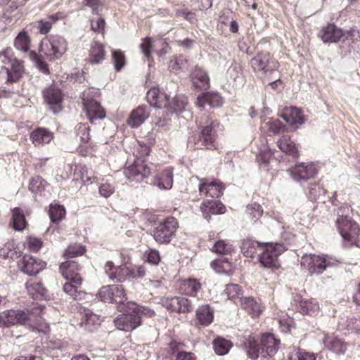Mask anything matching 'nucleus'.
I'll use <instances>...</instances> for the list:
<instances>
[{
  "mask_svg": "<svg viewBox=\"0 0 360 360\" xmlns=\"http://www.w3.org/2000/svg\"><path fill=\"white\" fill-rule=\"evenodd\" d=\"M85 248L82 245L74 244L68 246L65 252V256L67 257H75L82 255L85 252Z\"/></svg>",
  "mask_w": 360,
  "mask_h": 360,
  "instance_id": "nucleus-55",
  "label": "nucleus"
},
{
  "mask_svg": "<svg viewBox=\"0 0 360 360\" xmlns=\"http://www.w3.org/2000/svg\"><path fill=\"white\" fill-rule=\"evenodd\" d=\"M39 309L5 310L0 312V327H10L16 324L30 323L32 316L39 313Z\"/></svg>",
  "mask_w": 360,
  "mask_h": 360,
  "instance_id": "nucleus-4",
  "label": "nucleus"
},
{
  "mask_svg": "<svg viewBox=\"0 0 360 360\" xmlns=\"http://www.w3.org/2000/svg\"><path fill=\"white\" fill-rule=\"evenodd\" d=\"M289 172L292 179L296 181L307 180L316 173L314 165L309 163H297Z\"/></svg>",
  "mask_w": 360,
  "mask_h": 360,
  "instance_id": "nucleus-18",
  "label": "nucleus"
},
{
  "mask_svg": "<svg viewBox=\"0 0 360 360\" xmlns=\"http://www.w3.org/2000/svg\"><path fill=\"white\" fill-rule=\"evenodd\" d=\"M81 284H77L72 281L67 282L63 285V290L75 300H80L84 298L86 293L78 291L77 288Z\"/></svg>",
  "mask_w": 360,
  "mask_h": 360,
  "instance_id": "nucleus-47",
  "label": "nucleus"
},
{
  "mask_svg": "<svg viewBox=\"0 0 360 360\" xmlns=\"http://www.w3.org/2000/svg\"><path fill=\"white\" fill-rule=\"evenodd\" d=\"M124 313L119 315L114 321L115 325L119 330L131 331L141 324L140 317L132 311H129L128 302H127Z\"/></svg>",
  "mask_w": 360,
  "mask_h": 360,
  "instance_id": "nucleus-12",
  "label": "nucleus"
},
{
  "mask_svg": "<svg viewBox=\"0 0 360 360\" xmlns=\"http://www.w3.org/2000/svg\"><path fill=\"white\" fill-rule=\"evenodd\" d=\"M112 61L115 70L120 71L125 65V56L124 53L120 50H113Z\"/></svg>",
  "mask_w": 360,
  "mask_h": 360,
  "instance_id": "nucleus-54",
  "label": "nucleus"
},
{
  "mask_svg": "<svg viewBox=\"0 0 360 360\" xmlns=\"http://www.w3.org/2000/svg\"><path fill=\"white\" fill-rule=\"evenodd\" d=\"M196 319L199 324L204 326L212 323L214 319V312L210 305H202L197 309Z\"/></svg>",
  "mask_w": 360,
  "mask_h": 360,
  "instance_id": "nucleus-36",
  "label": "nucleus"
},
{
  "mask_svg": "<svg viewBox=\"0 0 360 360\" xmlns=\"http://www.w3.org/2000/svg\"><path fill=\"white\" fill-rule=\"evenodd\" d=\"M30 139L35 146L49 143L53 139V134L44 128H37L30 134Z\"/></svg>",
  "mask_w": 360,
  "mask_h": 360,
  "instance_id": "nucleus-31",
  "label": "nucleus"
},
{
  "mask_svg": "<svg viewBox=\"0 0 360 360\" xmlns=\"http://www.w3.org/2000/svg\"><path fill=\"white\" fill-rule=\"evenodd\" d=\"M140 49L145 56V57L149 60L150 57L151 49H152V42L150 38H146L143 39V42L140 44Z\"/></svg>",
  "mask_w": 360,
  "mask_h": 360,
  "instance_id": "nucleus-63",
  "label": "nucleus"
},
{
  "mask_svg": "<svg viewBox=\"0 0 360 360\" xmlns=\"http://www.w3.org/2000/svg\"><path fill=\"white\" fill-rule=\"evenodd\" d=\"M150 148L145 145L139 143L136 150L134 152V155L136 159L143 160L145 156H147L150 154Z\"/></svg>",
  "mask_w": 360,
  "mask_h": 360,
  "instance_id": "nucleus-64",
  "label": "nucleus"
},
{
  "mask_svg": "<svg viewBox=\"0 0 360 360\" xmlns=\"http://www.w3.org/2000/svg\"><path fill=\"white\" fill-rule=\"evenodd\" d=\"M193 86L199 90H206L210 87V77L207 72L196 67L191 74Z\"/></svg>",
  "mask_w": 360,
  "mask_h": 360,
  "instance_id": "nucleus-23",
  "label": "nucleus"
},
{
  "mask_svg": "<svg viewBox=\"0 0 360 360\" xmlns=\"http://www.w3.org/2000/svg\"><path fill=\"white\" fill-rule=\"evenodd\" d=\"M299 307L302 314L311 316H315L319 309V304L313 300H301Z\"/></svg>",
  "mask_w": 360,
  "mask_h": 360,
  "instance_id": "nucleus-45",
  "label": "nucleus"
},
{
  "mask_svg": "<svg viewBox=\"0 0 360 360\" xmlns=\"http://www.w3.org/2000/svg\"><path fill=\"white\" fill-rule=\"evenodd\" d=\"M350 210L347 207H341L337 212L335 224L340 234L345 240L352 244L356 242L359 235V227L349 216Z\"/></svg>",
  "mask_w": 360,
  "mask_h": 360,
  "instance_id": "nucleus-1",
  "label": "nucleus"
},
{
  "mask_svg": "<svg viewBox=\"0 0 360 360\" xmlns=\"http://www.w3.org/2000/svg\"><path fill=\"white\" fill-rule=\"evenodd\" d=\"M316 357L314 353L299 349L293 356L290 357V360H315Z\"/></svg>",
  "mask_w": 360,
  "mask_h": 360,
  "instance_id": "nucleus-59",
  "label": "nucleus"
},
{
  "mask_svg": "<svg viewBox=\"0 0 360 360\" xmlns=\"http://www.w3.org/2000/svg\"><path fill=\"white\" fill-rule=\"evenodd\" d=\"M266 125L269 127V130L274 134H278L281 131L284 127L283 124L278 120L270 119L267 122Z\"/></svg>",
  "mask_w": 360,
  "mask_h": 360,
  "instance_id": "nucleus-61",
  "label": "nucleus"
},
{
  "mask_svg": "<svg viewBox=\"0 0 360 360\" xmlns=\"http://www.w3.org/2000/svg\"><path fill=\"white\" fill-rule=\"evenodd\" d=\"M280 341L272 334L263 335L261 338V353L265 352L268 356H273L276 353Z\"/></svg>",
  "mask_w": 360,
  "mask_h": 360,
  "instance_id": "nucleus-26",
  "label": "nucleus"
},
{
  "mask_svg": "<svg viewBox=\"0 0 360 360\" xmlns=\"http://www.w3.org/2000/svg\"><path fill=\"white\" fill-rule=\"evenodd\" d=\"M146 98L150 105L157 108H167L169 105V96L158 88H151Z\"/></svg>",
  "mask_w": 360,
  "mask_h": 360,
  "instance_id": "nucleus-20",
  "label": "nucleus"
},
{
  "mask_svg": "<svg viewBox=\"0 0 360 360\" xmlns=\"http://www.w3.org/2000/svg\"><path fill=\"white\" fill-rule=\"evenodd\" d=\"M222 98L219 94L207 92L202 94L198 97L196 105L202 110L205 104H208L211 108H218L222 105Z\"/></svg>",
  "mask_w": 360,
  "mask_h": 360,
  "instance_id": "nucleus-24",
  "label": "nucleus"
},
{
  "mask_svg": "<svg viewBox=\"0 0 360 360\" xmlns=\"http://www.w3.org/2000/svg\"><path fill=\"white\" fill-rule=\"evenodd\" d=\"M27 244L29 250L32 252H37L42 246V242L40 239L30 236L27 239Z\"/></svg>",
  "mask_w": 360,
  "mask_h": 360,
  "instance_id": "nucleus-60",
  "label": "nucleus"
},
{
  "mask_svg": "<svg viewBox=\"0 0 360 360\" xmlns=\"http://www.w3.org/2000/svg\"><path fill=\"white\" fill-rule=\"evenodd\" d=\"M41 56H39L36 52L32 51L30 53V58L35 62L36 66L38 68L40 72L44 74H49V69L48 68L47 64L44 62L41 59Z\"/></svg>",
  "mask_w": 360,
  "mask_h": 360,
  "instance_id": "nucleus-53",
  "label": "nucleus"
},
{
  "mask_svg": "<svg viewBox=\"0 0 360 360\" xmlns=\"http://www.w3.org/2000/svg\"><path fill=\"white\" fill-rule=\"evenodd\" d=\"M224 186L219 181H208L207 179H202L199 184V192L201 195L210 198V200H215L223 194Z\"/></svg>",
  "mask_w": 360,
  "mask_h": 360,
  "instance_id": "nucleus-14",
  "label": "nucleus"
},
{
  "mask_svg": "<svg viewBox=\"0 0 360 360\" xmlns=\"http://www.w3.org/2000/svg\"><path fill=\"white\" fill-rule=\"evenodd\" d=\"M124 174L129 182H141L151 174V169L144 160L136 159L124 169Z\"/></svg>",
  "mask_w": 360,
  "mask_h": 360,
  "instance_id": "nucleus-8",
  "label": "nucleus"
},
{
  "mask_svg": "<svg viewBox=\"0 0 360 360\" xmlns=\"http://www.w3.org/2000/svg\"><path fill=\"white\" fill-rule=\"evenodd\" d=\"M32 309H39L40 311L36 314H33L34 316H32V320L29 321L30 323H26L25 325L32 328L33 330L36 329L39 332L46 333L49 330V326L41 316L43 311V308L41 307H34Z\"/></svg>",
  "mask_w": 360,
  "mask_h": 360,
  "instance_id": "nucleus-34",
  "label": "nucleus"
},
{
  "mask_svg": "<svg viewBox=\"0 0 360 360\" xmlns=\"http://www.w3.org/2000/svg\"><path fill=\"white\" fill-rule=\"evenodd\" d=\"M263 214L262 206L256 202H252L247 206V214L252 220H257Z\"/></svg>",
  "mask_w": 360,
  "mask_h": 360,
  "instance_id": "nucleus-52",
  "label": "nucleus"
},
{
  "mask_svg": "<svg viewBox=\"0 0 360 360\" xmlns=\"http://www.w3.org/2000/svg\"><path fill=\"white\" fill-rule=\"evenodd\" d=\"M44 96L53 113H57L61 110L63 95L59 89L51 86L44 91Z\"/></svg>",
  "mask_w": 360,
  "mask_h": 360,
  "instance_id": "nucleus-21",
  "label": "nucleus"
},
{
  "mask_svg": "<svg viewBox=\"0 0 360 360\" xmlns=\"http://www.w3.org/2000/svg\"><path fill=\"white\" fill-rule=\"evenodd\" d=\"M105 59L104 47L101 44L95 42L90 49L88 61L90 64L95 65L101 63Z\"/></svg>",
  "mask_w": 360,
  "mask_h": 360,
  "instance_id": "nucleus-38",
  "label": "nucleus"
},
{
  "mask_svg": "<svg viewBox=\"0 0 360 360\" xmlns=\"http://www.w3.org/2000/svg\"><path fill=\"white\" fill-rule=\"evenodd\" d=\"M79 314L81 316L80 324L85 326L87 330H92L96 326L101 323L100 317L90 309H84L82 311H80Z\"/></svg>",
  "mask_w": 360,
  "mask_h": 360,
  "instance_id": "nucleus-32",
  "label": "nucleus"
},
{
  "mask_svg": "<svg viewBox=\"0 0 360 360\" xmlns=\"http://www.w3.org/2000/svg\"><path fill=\"white\" fill-rule=\"evenodd\" d=\"M285 250L283 245L281 243L263 244L262 250L259 253V262L261 266L266 269H278L280 264L278 257Z\"/></svg>",
  "mask_w": 360,
  "mask_h": 360,
  "instance_id": "nucleus-5",
  "label": "nucleus"
},
{
  "mask_svg": "<svg viewBox=\"0 0 360 360\" xmlns=\"http://www.w3.org/2000/svg\"><path fill=\"white\" fill-rule=\"evenodd\" d=\"M94 91L95 90L91 89L84 91L82 96L84 110L92 124L96 120L105 117V111L103 108L98 101L91 98Z\"/></svg>",
  "mask_w": 360,
  "mask_h": 360,
  "instance_id": "nucleus-6",
  "label": "nucleus"
},
{
  "mask_svg": "<svg viewBox=\"0 0 360 360\" xmlns=\"http://www.w3.org/2000/svg\"><path fill=\"white\" fill-rule=\"evenodd\" d=\"M205 123L206 125L202 127L198 143L200 146L208 149L215 148L217 146V127H219V123L208 117Z\"/></svg>",
  "mask_w": 360,
  "mask_h": 360,
  "instance_id": "nucleus-11",
  "label": "nucleus"
},
{
  "mask_svg": "<svg viewBox=\"0 0 360 360\" xmlns=\"http://www.w3.org/2000/svg\"><path fill=\"white\" fill-rule=\"evenodd\" d=\"M226 77L233 87L237 88L242 86L244 79L241 66L238 63L232 64L227 70Z\"/></svg>",
  "mask_w": 360,
  "mask_h": 360,
  "instance_id": "nucleus-28",
  "label": "nucleus"
},
{
  "mask_svg": "<svg viewBox=\"0 0 360 360\" xmlns=\"http://www.w3.org/2000/svg\"><path fill=\"white\" fill-rule=\"evenodd\" d=\"M20 269L26 274L32 276L39 273L46 266V263L32 256L25 255L18 263Z\"/></svg>",
  "mask_w": 360,
  "mask_h": 360,
  "instance_id": "nucleus-15",
  "label": "nucleus"
},
{
  "mask_svg": "<svg viewBox=\"0 0 360 360\" xmlns=\"http://www.w3.org/2000/svg\"><path fill=\"white\" fill-rule=\"evenodd\" d=\"M250 65L255 71H261L266 76L274 72L279 66L278 63L266 51L257 53L251 59Z\"/></svg>",
  "mask_w": 360,
  "mask_h": 360,
  "instance_id": "nucleus-7",
  "label": "nucleus"
},
{
  "mask_svg": "<svg viewBox=\"0 0 360 360\" xmlns=\"http://www.w3.org/2000/svg\"><path fill=\"white\" fill-rule=\"evenodd\" d=\"M112 288L111 285H105L101 288L97 295L104 302L112 303Z\"/></svg>",
  "mask_w": 360,
  "mask_h": 360,
  "instance_id": "nucleus-56",
  "label": "nucleus"
},
{
  "mask_svg": "<svg viewBox=\"0 0 360 360\" xmlns=\"http://www.w3.org/2000/svg\"><path fill=\"white\" fill-rule=\"evenodd\" d=\"M105 271L108 277L117 282H122L126 279L127 267L124 266H115L112 262H108L105 266Z\"/></svg>",
  "mask_w": 360,
  "mask_h": 360,
  "instance_id": "nucleus-30",
  "label": "nucleus"
},
{
  "mask_svg": "<svg viewBox=\"0 0 360 360\" xmlns=\"http://www.w3.org/2000/svg\"><path fill=\"white\" fill-rule=\"evenodd\" d=\"M281 117L295 128H297L305 122L304 116L301 110L293 106L285 108Z\"/></svg>",
  "mask_w": 360,
  "mask_h": 360,
  "instance_id": "nucleus-22",
  "label": "nucleus"
},
{
  "mask_svg": "<svg viewBox=\"0 0 360 360\" xmlns=\"http://www.w3.org/2000/svg\"><path fill=\"white\" fill-rule=\"evenodd\" d=\"M27 222L23 212L18 207L12 210V226L16 231H22L27 228Z\"/></svg>",
  "mask_w": 360,
  "mask_h": 360,
  "instance_id": "nucleus-39",
  "label": "nucleus"
},
{
  "mask_svg": "<svg viewBox=\"0 0 360 360\" xmlns=\"http://www.w3.org/2000/svg\"><path fill=\"white\" fill-rule=\"evenodd\" d=\"M145 274H146L145 269L141 266H136V267H133V268L127 267V276L129 278H135V279L141 278L145 276Z\"/></svg>",
  "mask_w": 360,
  "mask_h": 360,
  "instance_id": "nucleus-58",
  "label": "nucleus"
},
{
  "mask_svg": "<svg viewBox=\"0 0 360 360\" xmlns=\"http://www.w3.org/2000/svg\"><path fill=\"white\" fill-rule=\"evenodd\" d=\"M151 184L162 190H169L173 185V169L166 168L160 175H156Z\"/></svg>",
  "mask_w": 360,
  "mask_h": 360,
  "instance_id": "nucleus-25",
  "label": "nucleus"
},
{
  "mask_svg": "<svg viewBox=\"0 0 360 360\" xmlns=\"http://www.w3.org/2000/svg\"><path fill=\"white\" fill-rule=\"evenodd\" d=\"M241 302L243 308L252 316H259L262 311L260 303L252 297H244Z\"/></svg>",
  "mask_w": 360,
  "mask_h": 360,
  "instance_id": "nucleus-41",
  "label": "nucleus"
},
{
  "mask_svg": "<svg viewBox=\"0 0 360 360\" xmlns=\"http://www.w3.org/2000/svg\"><path fill=\"white\" fill-rule=\"evenodd\" d=\"M300 264L309 274L313 275L322 274L330 263L323 257L310 254L302 257Z\"/></svg>",
  "mask_w": 360,
  "mask_h": 360,
  "instance_id": "nucleus-10",
  "label": "nucleus"
},
{
  "mask_svg": "<svg viewBox=\"0 0 360 360\" xmlns=\"http://www.w3.org/2000/svg\"><path fill=\"white\" fill-rule=\"evenodd\" d=\"M233 250V245L225 240H220L215 243L212 248V251L217 254L229 255Z\"/></svg>",
  "mask_w": 360,
  "mask_h": 360,
  "instance_id": "nucleus-51",
  "label": "nucleus"
},
{
  "mask_svg": "<svg viewBox=\"0 0 360 360\" xmlns=\"http://www.w3.org/2000/svg\"><path fill=\"white\" fill-rule=\"evenodd\" d=\"M232 347V343L223 338H217L213 341V348L218 355L226 354Z\"/></svg>",
  "mask_w": 360,
  "mask_h": 360,
  "instance_id": "nucleus-44",
  "label": "nucleus"
},
{
  "mask_svg": "<svg viewBox=\"0 0 360 360\" xmlns=\"http://www.w3.org/2000/svg\"><path fill=\"white\" fill-rule=\"evenodd\" d=\"M26 288L29 295L34 299H46L47 290L40 281L31 280L26 283Z\"/></svg>",
  "mask_w": 360,
  "mask_h": 360,
  "instance_id": "nucleus-33",
  "label": "nucleus"
},
{
  "mask_svg": "<svg viewBox=\"0 0 360 360\" xmlns=\"http://www.w3.org/2000/svg\"><path fill=\"white\" fill-rule=\"evenodd\" d=\"M225 292L230 300H234L239 298L241 295L240 286L238 284H229L226 285Z\"/></svg>",
  "mask_w": 360,
  "mask_h": 360,
  "instance_id": "nucleus-57",
  "label": "nucleus"
},
{
  "mask_svg": "<svg viewBox=\"0 0 360 360\" xmlns=\"http://www.w3.org/2000/svg\"><path fill=\"white\" fill-rule=\"evenodd\" d=\"M161 302L164 307L173 312L188 313L193 309L191 302L183 297H164Z\"/></svg>",
  "mask_w": 360,
  "mask_h": 360,
  "instance_id": "nucleus-13",
  "label": "nucleus"
},
{
  "mask_svg": "<svg viewBox=\"0 0 360 360\" xmlns=\"http://www.w3.org/2000/svg\"><path fill=\"white\" fill-rule=\"evenodd\" d=\"M244 346L246 348L247 354L250 358L252 359L258 358L259 353L261 352V347H259L254 337L249 336L244 342Z\"/></svg>",
  "mask_w": 360,
  "mask_h": 360,
  "instance_id": "nucleus-43",
  "label": "nucleus"
},
{
  "mask_svg": "<svg viewBox=\"0 0 360 360\" xmlns=\"http://www.w3.org/2000/svg\"><path fill=\"white\" fill-rule=\"evenodd\" d=\"M178 227L177 220L168 217L156 224L153 231V238L159 244H168L174 237Z\"/></svg>",
  "mask_w": 360,
  "mask_h": 360,
  "instance_id": "nucleus-3",
  "label": "nucleus"
},
{
  "mask_svg": "<svg viewBox=\"0 0 360 360\" xmlns=\"http://www.w3.org/2000/svg\"><path fill=\"white\" fill-rule=\"evenodd\" d=\"M79 271V265L75 261H66L60 266V271L65 279L77 284H82V279Z\"/></svg>",
  "mask_w": 360,
  "mask_h": 360,
  "instance_id": "nucleus-19",
  "label": "nucleus"
},
{
  "mask_svg": "<svg viewBox=\"0 0 360 360\" xmlns=\"http://www.w3.org/2000/svg\"><path fill=\"white\" fill-rule=\"evenodd\" d=\"M201 210L205 218L208 219L210 214H222L225 212L226 207L218 200L207 199L203 202Z\"/></svg>",
  "mask_w": 360,
  "mask_h": 360,
  "instance_id": "nucleus-29",
  "label": "nucleus"
},
{
  "mask_svg": "<svg viewBox=\"0 0 360 360\" xmlns=\"http://www.w3.org/2000/svg\"><path fill=\"white\" fill-rule=\"evenodd\" d=\"M278 148L284 153H288L293 157H298V150L295 143L291 140L290 137L288 135L283 136L281 139L278 141Z\"/></svg>",
  "mask_w": 360,
  "mask_h": 360,
  "instance_id": "nucleus-37",
  "label": "nucleus"
},
{
  "mask_svg": "<svg viewBox=\"0 0 360 360\" xmlns=\"http://www.w3.org/2000/svg\"><path fill=\"white\" fill-rule=\"evenodd\" d=\"M319 37L325 43L345 41L346 37L345 32L333 24H329L323 27L319 33Z\"/></svg>",
  "mask_w": 360,
  "mask_h": 360,
  "instance_id": "nucleus-16",
  "label": "nucleus"
},
{
  "mask_svg": "<svg viewBox=\"0 0 360 360\" xmlns=\"http://www.w3.org/2000/svg\"><path fill=\"white\" fill-rule=\"evenodd\" d=\"M128 308L129 309V311H132L139 316L140 319L142 316L152 317L155 315L154 310L148 307L138 305L134 302H128Z\"/></svg>",
  "mask_w": 360,
  "mask_h": 360,
  "instance_id": "nucleus-46",
  "label": "nucleus"
},
{
  "mask_svg": "<svg viewBox=\"0 0 360 360\" xmlns=\"http://www.w3.org/2000/svg\"><path fill=\"white\" fill-rule=\"evenodd\" d=\"M200 289L201 283L194 278L184 280L181 285V292L190 296H195Z\"/></svg>",
  "mask_w": 360,
  "mask_h": 360,
  "instance_id": "nucleus-40",
  "label": "nucleus"
},
{
  "mask_svg": "<svg viewBox=\"0 0 360 360\" xmlns=\"http://www.w3.org/2000/svg\"><path fill=\"white\" fill-rule=\"evenodd\" d=\"M67 49L66 40L59 35H51L44 38L40 45V52L43 57L50 61L61 58Z\"/></svg>",
  "mask_w": 360,
  "mask_h": 360,
  "instance_id": "nucleus-2",
  "label": "nucleus"
},
{
  "mask_svg": "<svg viewBox=\"0 0 360 360\" xmlns=\"http://www.w3.org/2000/svg\"><path fill=\"white\" fill-rule=\"evenodd\" d=\"M149 115L145 106L139 105L131 112L127 123L130 127L136 128L145 122Z\"/></svg>",
  "mask_w": 360,
  "mask_h": 360,
  "instance_id": "nucleus-27",
  "label": "nucleus"
},
{
  "mask_svg": "<svg viewBox=\"0 0 360 360\" xmlns=\"http://www.w3.org/2000/svg\"><path fill=\"white\" fill-rule=\"evenodd\" d=\"M66 214L65 209L63 206L51 203L49 211V217L53 222H58L63 219Z\"/></svg>",
  "mask_w": 360,
  "mask_h": 360,
  "instance_id": "nucleus-48",
  "label": "nucleus"
},
{
  "mask_svg": "<svg viewBox=\"0 0 360 360\" xmlns=\"http://www.w3.org/2000/svg\"><path fill=\"white\" fill-rule=\"evenodd\" d=\"M187 103V98L185 96L178 95L174 98L172 102L169 101V105L167 109L171 113L181 112L184 110Z\"/></svg>",
  "mask_w": 360,
  "mask_h": 360,
  "instance_id": "nucleus-42",
  "label": "nucleus"
},
{
  "mask_svg": "<svg viewBox=\"0 0 360 360\" xmlns=\"http://www.w3.org/2000/svg\"><path fill=\"white\" fill-rule=\"evenodd\" d=\"M25 73L22 63L19 60H13L9 67L0 68V84L18 82Z\"/></svg>",
  "mask_w": 360,
  "mask_h": 360,
  "instance_id": "nucleus-9",
  "label": "nucleus"
},
{
  "mask_svg": "<svg viewBox=\"0 0 360 360\" xmlns=\"http://www.w3.org/2000/svg\"><path fill=\"white\" fill-rule=\"evenodd\" d=\"M325 347L336 354H344L347 349V344L335 334H324L322 339Z\"/></svg>",
  "mask_w": 360,
  "mask_h": 360,
  "instance_id": "nucleus-17",
  "label": "nucleus"
},
{
  "mask_svg": "<svg viewBox=\"0 0 360 360\" xmlns=\"http://www.w3.org/2000/svg\"><path fill=\"white\" fill-rule=\"evenodd\" d=\"M224 263L229 265L227 259H216L211 262V266L217 273H224L227 271V269L224 266Z\"/></svg>",
  "mask_w": 360,
  "mask_h": 360,
  "instance_id": "nucleus-62",
  "label": "nucleus"
},
{
  "mask_svg": "<svg viewBox=\"0 0 360 360\" xmlns=\"http://www.w3.org/2000/svg\"><path fill=\"white\" fill-rule=\"evenodd\" d=\"M112 288V303L121 304L127 300L125 290L122 285H111Z\"/></svg>",
  "mask_w": 360,
  "mask_h": 360,
  "instance_id": "nucleus-50",
  "label": "nucleus"
},
{
  "mask_svg": "<svg viewBox=\"0 0 360 360\" xmlns=\"http://www.w3.org/2000/svg\"><path fill=\"white\" fill-rule=\"evenodd\" d=\"M30 40L27 33L25 31L20 32L14 41L15 47L23 52H27L30 49Z\"/></svg>",
  "mask_w": 360,
  "mask_h": 360,
  "instance_id": "nucleus-49",
  "label": "nucleus"
},
{
  "mask_svg": "<svg viewBox=\"0 0 360 360\" xmlns=\"http://www.w3.org/2000/svg\"><path fill=\"white\" fill-rule=\"evenodd\" d=\"M263 244L252 239L244 240L241 245V252L246 257L252 258L255 255L259 256V253L262 250Z\"/></svg>",
  "mask_w": 360,
  "mask_h": 360,
  "instance_id": "nucleus-35",
  "label": "nucleus"
}]
</instances>
